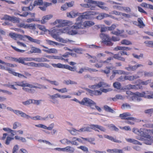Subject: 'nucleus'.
<instances>
[{
    "mask_svg": "<svg viewBox=\"0 0 153 153\" xmlns=\"http://www.w3.org/2000/svg\"><path fill=\"white\" fill-rule=\"evenodd\" d=\"M14 138L16 140H21L22 142H25L26 141L25 138L18 136H15Z\"/></svg>",
    "mask_w": 153,
    "mask_h": 153,
    "instance_id": "nucleus-50",
    "label": "nucleus"
},
{
    "mask_svg": "<svg viewBox=\"0 0 153 153\" xmlns=\"http://www.w3.org/2000/svg\"><path fill=\"white\" fill-rule=\"evenodd\" d=\"M70 133L74 135H77L78 134V130H76L74 128H73L72 130H70Z\"/></svg>",
    "mask_w": 153,
    "mask_h": 153,
    "instance_id": "nucleus-59",
    "label": "nucleus"
},
{
    "mask_svg": "<svg viewBox=\"0 0 153 153\" xmlns=\"http://www.w3.org/2000/svg\"><path fill=\"white\" fill-rule=\"evenodd\" d=\"M14 138L10 136H7L5 141V143L7 145H9L10 142L14 140Z\"/></svg>",
    "mask_w": 153,
    "mask_h": 153,
    "instance_id": "nucleus-40",
    "label": "nucleus"
},
{
    "mask_svg": "<svg viewBox=\"0 0 153 153\" xmlns=\"http://www.w3.org/2000/svg\"><path fill=\"white\" fill-rule=\"evenodd\" d=\"M50 66L47 63H37V67H45L47 68H49Z\"/></svg>",
    "mask_w": 153,
    "mask_h": 153,
    "instance_id": "nucleus-47",
    "label": "nucleus"
},
{
    "mask_svg": "<svg viewBox=\"0 0 153 153\" xmlns=\"http://www.w3.org/2000/svg\"><path fill=\"white\" fill-rule=\"evenodd\" d=\"M25 37L28 39L30 41L32 42H34L37 44H39L41 42V41L40 40L37 39H34L29 36L25 35Z\"/></svg>",
    "mask_w": 153,
    "mask_h": 153,
    "instance_id": "nucleus-20",
    "label": "nucleus"
},
{
    "mask_svg": "<svg viewBox=\"0 0 153 153\" xmlns=\"http://www.w3.org/2000/svg\"><path fill=\"white\" fill-rule=\"evenodd\" d=\"M30 60H33L39 62L49 61L47 59L44 57L32 58Z\"/></svg>",
    "mask_w": 153,
    "mask_h": 153,
    "instance_id": "nucleus-21",
    "label": "nucleus"
},
{
    "mask_svg": "<svg viewBox=\"0 0 153 153\" xmlns=\"http://www.w3.org/2000/svg\"><path fill=\"white\" fill-rule=\"evenodd\" d=\"M100 36L103 41L104 42H105V41H106L107 40L110 39V38L108 35L102 33H100Z\"/></svg>",
    "mask_w": 153,
    "mask_h": 153,
    "instance_id": "nucleus-28",
    "label": "nucleus"
},
{
    "mask_svg": "<svg viewBox=\"0 0 153 153\" xmlns=\"http://www.w3.org/2000/svg\"><path fill=\"white\" fill-rule=\"evenodd\" d=\"M1 69H3L7 71H8L9 73L12 74L13 75L14 73H15V72L13 71L12 69L9 68L5 67L3 65H1L0 66Z\"/></svg>",
    "mask_w": 153,
    "mask_h": 153,
    "instance_id": "nucleus-34",
    "label": "nucleus"
},
{
    "mask_svg": "<svg viewBox=\"0 0 153 153\" xmlns=\"http://www.w3.org/2000/svg\"><path fill=\"white\" fill-rule=\"evenodd\" d=\"M60 35L63 33H66L70 35H75L78 34V31L76 30H69L68 27H65L62 29H59Z\"/></svg>",
    "mask_w": 153,
    "mask_h": 153,
    "instance_id": "nucleus-11",
    "label": "nucleus"
},
{
    "mask_svg": "<svg viewBox=\"0 0 153 153\" xmlns=\"http://www.w3.org/2000/svg\"><path fill=\"white\" fill-rule=\"evenodd\" d=\"M42 47L45 48L47 50L43 49V51L45 52H47V53H56L57 52V50L55 48H51L48 49L47 47L45 46L44 45H42Z\"/></svg>",
    "mask_w": 153,
    "mask_h": 153,
    "instance_id": "nucleus-18",
    "label": "nucleus"
},
{
    "mask_svg": "<svg viewBox=\"0 0 153 153\" xmlns=\"http://www.w3.org/2000/svg\"><path fill=\"white\" fill-rule=\"evenodd\" d=\"M104 137L105 138L108 139L114 142L117 143H121V141L117 140L116 138H114L113 137L111 136H110L107 135H104Z\"/></svg>",
    "mask_w": 153,
    "mask_h": 153,
    "instance_id": "nucleus-23",
    "label": "nucleus"
},
{
    "mask_svg": "<svg viewBox=\"0 0 153 153\" xmlns=\"http://www.w3.org/2000/svg\"><path fill=\"white\" fill-rule=\"evenodd\" d=\"M90 126L93 129L96 131H97L96 130V128L98 129L100 131H105L106 130L103 127L97 125H91Z\"/></svg>",
    "mask_w": 153,
    "mask_h": 153,
    "instance_id": "nucleus-19",
    "label": "nucleus"
},
{
    "mask_svg": "<svg viewBox=\"0 0 153 153\" xmlns=\"http://www.w3.org/2000/svg\"><path fill=\"white\" fill-rule=\"evenodd\" d=\"M126 80H129V81H133L135 79H136L139 78V76H126Z\"/></svg>",
    "mask_w": 153,
    "mask_h": 153,
    "instance_id": "nucleus-31",
    "label": "nucleus"
},
{
    "mask_svg": "<svg viewBox=\"0 0 153 153\" xmlns=\"http://www.w3.org/2000/svg\"><path fill=\"white\" fill-rule=\"evenodd\" d=\"M98 12L95 11H87L83 13L82 15L76 19V21L81 20L82 19H91L93 18V16L98 14Z\"/></svg>",
    "mask_w": 153,
    "mask_h": 153,
    "instance_id": "nucleus-7",
    "label": "nucleus"
},
{
    "mask_svg": "<svg viewBox=\"0 0 153 153\" xmlns=\"http://www.w3.org/2000/svg\"><path fill=\"white\" fill-rule=\"evenodd\" d=\"M71 22L66 20H62L60 19H57L54 22V25L58 24L56 27H54L50 32V33L52 37L57 41H59L60 38L59 36L60 35L59 29L56 27H62L66 26L71 25Z\"/></svg>",
    "mask_w": 153,
    "mask_h": 153,
    "instance_id": "nucleus-1",
    "label": "nucleus"
},
{
    "mask_svg": "<svg viewBox=\"0 0 153 153\" xmlns=\"http://www.w3.org/2000/svg\"><path fill=\"white\" fill-rule=\"evenodd\" d=\"M105 17H106V14L102 13L99 14L96 17V18L98 20H100Z\"/></svg>",
    "mask_w": 153,
    "mask_h": 153,
    "instance_id": "nucleus-45",
    "label": "nucleus"
},
{
    "mask_svg": "<svg viewBox=\"0 0 153 153\" xmlns=\"http://www.w3.org/2000/svg\"><path fill=\"white\" fill-rule=\"evenodd\" d=\"M29 53H41L42 51L41 49L39 48L34 47H32L31 48V50L29 52Z\"/></svg>",
    "mask_w": 153,
    "mask_h": 153,
    "instance_id": "nucleus-22",
    "label": "nucleus"
},
{
    "mask_svg": "<svg viewBox=\"0 0 153 153\" xmlns=\"http://www.w3.org/2000/svg\"><path fill=\"white\" fill-rule=\"evenodd\" d=\"M130 108V105L127 103L123 104L121 106V108L122 109H125V108Z\"/></svg>",
    "mask_w": 153,
    "mask_h": 153,
    "instance_id": "nucleus-62",
    "label": "nucleus"
},
{
    "mask_svg": "<svg viewBox=\"0 0 153 153\" xmlns=\"http://www.w3.org/2000/svg\"><path fill=\"white\" fill-rule=\"evenodd\" d=\"M137 22L138 24L137 26L140 28H143L145 26V25L143 23V22L140 18H139L137 19Z\"/></svg>",
    "mask_w": 153,
    "mask_h": 153,
    "instance_id": "nucleus-37",
    "label": "nucleus"
},
{
    "mask_svg": "<svg viewBox=\"0 0 153 153\" xmlns=\"http://www.w3.org/2000/svg\"><path fill=\"white\" fill-rule=\"evenodd\" d=\"M144 43L147 46L153 47V41H146L144 42Z\"/></svg>",
    "mask_w": 153,
    "mask_h": 153,
    "instance_id": "nucleus-51",
    "label": "nucleus"
},
{
    "mask_svg": "<svg viewBox=\"0 0 153 153\" xmlns=\"http://www.w3.org/2000/svg\"><path fill=\"white\" fill-rule=\"evenodd\" d=\"M111 68V67H106L105 68V70H102L101 71L102 72L107 75L110 73Z\"/></svg>",
    "mask_w": 153,
    "mask_h": 153,
    "instance_id": "nucleus-41",
    "label": "nucleus"
},
{
    "mask_svg": "<svg viewBox=\"0 0 153 153\" xmlns=\"http://www.w3.org/2000/svg\"><path fill=\"white\" fill-rule=\"evenodd\" d=\"M111 57L113 59L111 60H113V58H114L115 59H117L119 60L122 61L123 62H125V58L123 57H122L121 56H120L119 53L114 54L113 55V57Z\"/></svg>",
    "mask_w": 153,
    "mask_h": 153,
    "instance_id": "nucleus-25",
    "label": "nucleus"
},
{
    "mask_svg": "<svg viewBox=\"0 0 153 153\" xmlns=\"http://www.w3.org/2000/svg\"><path fill=\"white\" fill-rule=\"evenodd\" d=\"M146 130L147 129H146L145 130V132H143L141 130L140 135L147 138L150 139L151 138V136L150 135L148 134V133L146 131Z\"/></svg>",
    "mask_w": 153,
    "mask_h": 153,
    "instance_id": "nucleus-29",
    "label": "nucleus"
},
{
    "mask_svg": "<svg viewBox=\"0 0 153 153\" xmlns=\"http://www.w3.org/2000/svg\"><path fill=\"white\" fill-rule=\"evenodd\" d=\"M143 65L141 64H137L134 65H128V67L125 68V69L128 71H136L137 68L140 67H142Z\"/></svg>",
    "mask_w": 153,
    "mask_h": 153,
    "instance_id": "nucleus-14",
    "label": "nucleus"
},
{
    "mask_svg": "<svg viewBox=\"0 0 153 153\" xmlns=\"http://www.w3.org/2000/svg\"><path fill=\"white\" fill-rule=\"evenodd\" d=\"M112 57H109L108 58L107 60L105 61H100L98 62L97 63H95L94 65V66L97 68H100L102 67L103 64L105 63H109V62L108 61H110L111 59H112Z\"/></svg>",
    "mask_w": 153,
    "mask_h": 153,
    "instance_id": "nucleus-13",
    "label": "nucleus"
},
{
    "mask_svg": "<svg viewBox=\"0 0 153 153\" xmlns=\"http://www.w3.org/2000/svg\"><path fill=\"white\" fill-rule=\"evenodd\" d=\"M139 84L142 85H147L151 82V79H148L145 81H143L141 80H139Z\"/></svg>",
    "mask_w": 153,
    "mask_h": 153,
    "instance_id": "nucleus-39",
    "label": "nucleus"
},
{
    "mask_svg": "<svg viewBox=\"0 0 153 153\" xmlns=\"http://www.w3.org/2000/svg\"><path fill=\"white\" fill-rule=\"evenodd\" d=\"M12 110L17 115H20L21 117L26 118L27 119L31 118V119L34 120H40L41 119L40 118L41 117L39 116H37L34 117H30L22 111L17 110Z\"/></svg>",
    "mask_w": 153,
    "mask_h": 153,
    "instance_id": "nucleus-8",
    "label": "nucleus"
},
{
    "mask_svg": "<svg viewBox=\"0 0 153 153\" xmlns=\"http://www.w3.org/2000/svg\"><path fill=\"white\" fill-rule=\"evenodd\" d=\"M144 75L145 77L153 76V72H147L145 71L144 72Z\"/></svg>",
    "mask_w": 153,
    "mask_h": 153,
    "instance_id": "nucleus-55",
    "label": "nucleus"
},
{
    "mask_svg": "<svg viewBox=\"0 0 153 153\" xmlns=\"http://www.w3.org/2000/svg\"><path fill=\"white\" fill-rule=\"evenodd\" d=\"M9 36L13 39L15 40H17V39L20 40H22L23 38L22 35L13 33H10L9 34Z\"/></svg>",
    "mask_w": 153,
    "mask_h": 153,
    "instance_id": "nucleus-15",
    "label": "nucleus"
},
{
    "mask_svg": "<svg viewBox=\"0 0 153 153\" xmlns=\"http://www.w3.org/2000/svg\"><path fill=\"white\" fill-rule=\"evenodd\" d=\"M24 74L15 72L13 73V75L19 78L23 77L25 78L30 77L31 75L30 74L27 72L24 71Z\"/></svg>",
    "mask_w": 153,
    "mask_h": 153,
    "instance_id": "nucleus-12",
    "label": "nucleus"
},
{
    "mask_svg": "<svg viewBox=\"0 0 153 153\" xmlns=\"http://www.w3.org/2000/svg\"><path fill=\"white\" fill-rule=\"evenodd\" d=\"M19 149V146L17 145H15L12 150V153H17V151Z\"/></svg>",
    "mask_w": 153,
    "mask_h": 153,
    "instance_id": "nucleus-64",
    "label": "nucleus"
},
{
    "mask_svg": "<svg viewBox=\"0 0 153 153\" xmlns=\"http://www.w3.org/2000/svg\"><path fill=\"white\" fill-rule=\"evenodd\" d=\"M70 143L71 144L73 145L77 146L79 144L77 142V137H74L73 138L72 140H70Z\"/></svg>",
    "mask_w": 153,
    "mask_h": 153,
    "instance_id": "nucleus-46",
    "label": "nucleus"
},
{
    "mask_svg": "<svg viewBox=\"0 0 153 153\" xmlns=\"http://www.w3.org/2000/svg\"><path fill=\"white\" fill-rule=\"evenodd\" d=\"M124 32L123 30H120L118 29H117L116 31H112L111 33L114 35L116 36H122L121 34Z\"/></svg>",
    "mask_w": 153,
    "mask_h": 153,
    "instance_id": "nucleus-35",
    "label": "nucleus"
},
{
    "mask_svg": "<svg viewBox=\"0 0 153 153\" xmlns=\"http://www.w3.org/2000/svg\"><path fill=\"white\" fill-rule=\"evenodd\" d=\"M113 85L115 88L117 89H120L121 88V84L117 82H116L113 83Z\"/></svg>",
    "mask_w": 153,
    "mask_h": 153,
    "instance_id": "nucleus-43",
    "label": "nucleus"
},
{
    "mask_svg": "<svg viewBox=\"0 0 153 153\" xmlns=\"http://www.w3.org/2000/svg\"><path fill=\"white\" fill-rule=\"evenodd\" d=\"M61 143L63 144H70V140L66 139H64L60 140Z\"/></svg>",
    "mask_w": 153,
    "mask_h": 153,
    "instance_id": "nucleus-60",
    "label": "nucleus"
},
{
    "mask_svg": "<svg viewBox=\"0 0 153 153\" xmlns=\"http://www.w3.org/2000/svg\"><path fill=\"white\" fill-rule=\"evenodd\" d=\"M69 55H71L72 56H74L75 55H76V54L74 53L67 52L63 55V56L64 57L65 59L66 58H68Z\"/></svg>",
    "mask_w": 153,
    "mask_h": 153,
    "instance_id": "nucleus-52",
    "label": "nucleus"
},
{
    "mask_svg": "<svg viewBox=\"0 0 153 153\" xmlns=\"http://www.w3.org/2000/svg\"><path fill=\"white\" fill-rule=\"evenodd\" d=\"M63 83L66 85H69V84L76 85L77 84L76 82L72 81L70 79L64 80L63 82Z\"/></svg>",
    "mask_w": 153,
    "mask_h": 153,
    "instance_id": "nucleus-36",
    "label": "nucleus"
},
{
    "mask_svg": "<svg viewBox=\"0 0 153 153\" xmlns=\"http://www.w3.org/2000/svg\"><path fill=\"white\" fill-rule=\"evenodd\" d=\"M64 152H68L70 153H74L75 151V149L71 146H68L64 148Z\"/></svg>",
    "mask_w": 153,
    "mask_h": 153,
    "instance_id": "nucleus-27",
    "label": "nucleus"
},
{
    "mask_svg": "<svg viewBox=\"0 0 153 153\" xmlns=\"http://www.w3.org/2000/svg\"><path fill=\"white\" fill-rule=\"evenodd\" d=\"M51 65L54 68L66 69L73 71H75L76 70V68L75 67H71L68 65H63L60 63L57 64L52 63Z\"/></svg>",
    "mask_w": 153,
    "mask_h": 153,
    "instance_id": "nucleus-10",
    "label": "nucleus"
},
{
    "mask_svg": "<svg viewBox=\"0 0 153 153\" xmlns=\"http://www.w3.org/2000/svg\"><path fill=\"white\" fill-rule=\"evenodd\" d=\"M141 97H143L148 99H153V91H146L141 93L137 92L135 93L132 97L133 99H136L137 101H140L142 100Z\"/></svg>",
    "mask_w": 153,
    "mask_h": 153,
    "instance_id": "nucleus-4",
    "label": "nucleus"
},
{
    "mask_svg": "<svg viewBox=\"0 0 153 153\" xmlns=\"http://www.w3.org/2000/svg\"><path fill=\"white\" fill-rule=\"evenodd\" d=\"M35 126L39 128H42L43 129H46L49 130H51L54 127L53 123H52L49 125V126L47 127L46 126L42 124H39L38 125H36Z\"/></svg>",
    "mask_w": 153,
    "mask_h": 153,
    "instance_id": "nucleus-16",
    "label": "nucleus"
},
{
    "mask_svg": "<svg viewBox=\"0 0 153 153\" xmlns=\"http://www.w3.org/2000/svg\"><path fill=\"white\" fill-rule=\"evenodd\" d=\"M121 44L122 45H131L132 42L130 41L127 39H123L121 42Z\"/></svg>",
    "mask_w": 153,
    "mask_h": 153,
    "instance_id": "nucleus-44",
    "label": "nucleus"
},
{
    "mask_svg": "<svg viewBox=\"0 0 153 153\" xmlns=\"http://www.w3.org/2000/svg\"><path fill=\"white\" fill-rule=\"evenodd\" d=\"M25 81H23L21 82H13V85L9 84L8 86L14 90H17V89L14 87L15 86H19L22 87H28L30 88H34L36 89H41L43 88V86L37 83H34L33 85L28 83L25 82Z\"/></svg>",
    "mask_w": 153,
    "mask_h": 153,
    "instance_id": "nucleus-2",
    "label": "nucleus"
},
{
    "mask_svg": "<svg viewBox=\"0 0 153 153\" xmlns=\"http://www.w3.org/2000/svg\"><path fill=\"white\" fill-rule=\"evenodd\" d=\"M126 140L128 142L131 143L135 144H137L140 145H142V144L138 141L133 139H126Z\"/></svg>",
    "mask_w": 153,
    "mask_h": 153,
    "instance_id": "nucleus-32",
    "label": "nucleus"
},
{
    "mask_svg": "<svg viewBox=\"0 0 153 153\" xmlns=\"http://www.w3.org/2000/svg\"><path fill=\"white\" fill-rule=\"evenodd\" d=\"M26 29H29L33 31H35L36 29V25L35 24L32 23L27 24Z\"/></svg>",
    "mask_w": 153,
    "mask_h": 153,
    "instance_id": "nucleus-30",
    "label": "nucleus"
},
{
    "mask_svg": "<svg viewBox=\"0 0 153 153\" xmlns=\"http://www.w3.org/2000/svg\"><path fill=\"white\" fill-rule=\"evenodd\" d=\"M141 131V129H138L136 128H134L132 129V131L134 133L139 135H140Z\"/></svg>",
    "mask_w": 153,
    "mask_h": 153,
    "instance_id": "nucleus-58",
    "label": "nucleus"
},
{
    "mask_svg": "<svg viewBox=\"0 0 153 153\" xmlns=\"http://www.w3.org/2000/svg\"><path fill=\"white\" fill-rule=\"evenodd\" d=\"M103 108L105 111L106 112L111 113H114V111L112 109L107 105H104L103 106Z\"/></svg>",
    "mask_w": 153,
    "mask_h": 153,
    "instance_id": "nucleus-33",
    "label": "nucleus"
},
{
    "mask_svg": "<svg viewBox=\"0 0 153 153\" xmlns=\"http://www.w3.org/2000/svg\"><path fill=\"white\" fill-rule=\"evenodd\" d=\"M89 58H91L89 62H90L92 63H95L97 62V60L96 59V58L95 56H89Z\"/></svg>",
    "mask_w": 153,
    "mask_h": 153,
    "instance_id": "nucleus-57",
    "label": "nucleus"
},
{
    "mask_svg": "<svg viewBox=\"0 0 153 153\" xmlns=\"http://www.w3.org/2000/svg\"><path fill=\"white\" fill-rule=\"evenodd\" d=\"M32 0H27L28 1H32ZM43 4V0H36L34 1V4L33 5L32 4V6L33 8L35 6L42 5Z\"/></svg>",
    "mask_w": 153,
    "mask_h": 153,
    "instance_id": "nucleus-24",
    "label": "nucleus"
},
{
    "mask_svg": "<svg viewBox=\"0 0 153 153\" xmlns=\"http://www.w3.org/2000/svg\"><path fill=\"white\" fill-rule=\"evenodd\" d=\"M111 38L109 40H107L105 41L104 42L105 44L108 46H112L113 45V43L111 42Z\"/></svg>",
    "mask_w": 153,
    "mask_h": 153,
    "instance_id": "nucleus-56",
    "label": "nucleus"
},
{
    "mask_svg": "<svg viewBox=\"0 0 153 153\" xmlns=\"http://www.w3.org/2000/svg\"><path fill=\"white\" fill-rule=\"evenodd\" d=\"M33 9L32 6V4H31L28 7H22V10L23 11L31 10Z\"/></svg>",
    "mask_w": 153,
    "mask_h": 153,
    "instance_id": "nucleus-42",
    "label": "nucleus"
},
{
    "mask_svg": "<svg viewBox=\"0 0 153 153\" xmlns=\"http://www.w3.org/2000/svg\"><path fill=\"white\" fill-rule=\"evenodd\" d=\"M47 57L49 58H53L55 59L61 60H64L66 62H68V59H65L64 57L63 56V55H60L59 56H47Z\"/></svg>",
    "mask_w": 153,
    "mask_h": 153,
    "instance_id": "nucleus-17",
    "label": "nucleus"
},
{
    "mask_svg": "<svg viewBox=\"0 0 153 153\" xmlns=\"http://www.w3.org/2000/svg\"><path fill=\"white\" fill-rule=\"evenodd\" d=\"M124 98V96H122L120 94H117L114 97L112 98V100L114 101H116L118 100H123Z\"/></svg>",
    "mask_w": 153,
    "mask_h": 153,
    "instance_id": "nucleus-38",
    "label": "nucleus"
},
{
    "mask_svg": "<svg viewBox=\"0 0 153 153\" xmlns=\"http://www.w3.org/2000/svg\"><path fill=\"white\" fill-rule=\"evenodd\" d=\"M115 73V74H126L125 72L121 70H114L113 71Z\"/></svg>",
    "mask_w": 153,
    "mask_h": 153,
    "instance_id": "nucleus-54",
    "label": "nucleus"
},
{
    "mask_svg": "<svg viewBox=\"0 0 153 153\" xmlns=\"http://www.w3.org/2000/svg\"><path fill=\"white\" fill-rule=\"evenodd\" d=\"M61 95L58 94H56L52 95H50V97L52 100H54L57 98H59Z\"/></svg>",
    "mask_w": 153,
    "mask_h": 153,
    "instance_id": "nucleus-61",
    "label": "nucleus"
},
{
    "mask_svg": "<svg viewBox=\"0 0 153 153\" xmlns=\"http://www.w3.org/2000/svg\"><path fill=\"white\" fill-rule=\"evenodd\" d=\"M100 87H101V83L100 82L96 85H92L91 86V88L94 89H97Z\"/></svg>",
    "mask_w": 153,
    "mask_h": 153,
    "instance_id": "nucleus-53",
    "label": "nucleus"
},
{
    "mask_svg": "<svg viewBox=\"0 0 153 153\" xmlns=\"http://www.w3.org/2000/svg\"><path fill=\"white\" fill-rule=\"evenodd\" d=\"M131 114L129 112H125L120 114L119 117L123 120H126V123L130 125L134 124V121L136 120V118L131 117Z\"/></svg>",
    "mask_w": 153,
    "mask_h": 153,
    "instance_id": "nucleus-5",
    "label": "nucleus"
},
{
    "mask_svg": "<svg viewBox=\"0 0 153 153\" xmlns=\"http://www.w3.org/2000/svg\"><path fill=\"white\" fill-rule=\"evenodd\" d=\"M53 16L51 15H47L43 17L41 22L42 24H44L48 20L52 18Z\"/></svg>",
    "mask_w": 153,
    "mask_h": 153,
    "instance_id": "nucleus-26",
    "label": "nucleus"
},
{
    "mask_svg": "<svg viewBox=\"0 0 153 153\" xmlns=\"http://www.w3.org/2000/svg\"><path fill=\"white\" fill-rule=\"evenodd\" d=\"M53 89L58 91L59 92L62 93H65L68 92V90L66 88H63L61 89H59L55 88H53Z\"/></svg>",
    "mask_w": 153,
    "mask_h": 153,
    "instance_id": "nucleus-49",
    "label": "nucleus"
},
{
    "mask_svg": "<svg viewBox=\"0 0 153 153\" xmlns=\"http://www.w3.org/2000/svg\"><path fill=\"white\" fill-rule=\"evenodd\" d=\"M144 112L146 114H147L149 115H151L153 114V108L146 110L144 111Z\"/></svg>",
    "mask_w": 153,
    "mask_h": 153,
    "instance_id": "nucleus-63",
    "label": "nucleus"
},
{
    "mask_svg": "<svg viewBox=\"0 0 153 153\" xmlns=\"http://www.w3.org/2000/svg\"><path fill=\"white\" fill-rule=\"evenodd\" d=\"M78 149H80L83 151L84 152L87 153L88 152V150L87 147L85 146H78L77 147Z\"/></svg>",
    "mask_w": 153,
    "mask_h": 153,
    "instance_id": "nucleus-48",
    "label": "nucleus"
},
{
    "mask_svg": "<svg viewBox=\"0 0 153 153\" xmlns=\"http://www.w3.org/2000/svg\"><path fill=\"white\" fill-rule=\"evenodd\" d=\"M82 104L84 105L89 106L92 109H95L96 103L92 100L87 98H84L82 102Z\"/></svg>",
    "mask_w": 153,
    "mask_h": 153,
    "instance_id": "nucleus-9",
    "label": "nucleus"
},
{
    "mask_svg": "<svg viewBox=\"0 0 153 153\" xmlns=\"http://www.w3.org/2000/svg\"><path fill=\"white\" fill-rule=\"evenodd\" d=\"M94 24V23L91 21H86L83 22L82 21H80L79 22L75 23L74 25L72 26L71 28L77 30L90 27Z\"/></svg>",
    "mask_w": 153,
    "mask_h": 153,
    "instance_id": "nucleus-6",
    "label": "nucleus"
},
{
    "mask_svg": "<svg viewBox=\"0 0 153 153\" xmlns=\"http://www.w3.org/2000/svg\"><path fill=\"white\" fill-rule=\"evenodd\" d=\"M85 2L87 4H82L80 5L82 7L89 8L92 7H93V4H95L96 5L101 9L107 11L109 10L108 7L104 6L105 3L102 1H97L92 0H84Z\"/></svg>",
    "mask_w": 153,
    "mask_h": 153,
    "instance_id": "nucleus-3",
    "label": "nucleus"
}]
</instances>
